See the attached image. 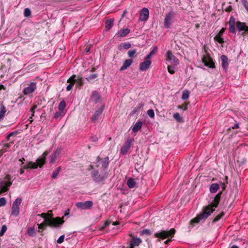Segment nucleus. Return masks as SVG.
<instances>
[{
    "label": "nucleus",
    "mask_w": 248,
    "mask_h": 248,
    "mask_svg": "<svg viewBox=\"0 0 248 248\" xmlns=\"http://www.w3.org/2000/svg\"><path fill=\"white\" fill-rule=\"evenodd\" d=\"M6 204V200L4 197L0 198V207L4 206Z\"/></svg>",
    "instance_id": "48"
},
{
    "label": "nucleus",
    "mask_w": 248,
    "mask_h": 248,
    "mask_svg": "<svg viewBox=\"0 0 248 248\" xmlns=\"http://www.w3.org/2000/svg\"><path fill=\"white\" fill-rule=\"evenodd\" d=\"M22 202V199L20 198H16L13 203V205L19 207Z\"/></svg>",
    "instance_id": "40"
},
{
    "label": "nucleus",
    "mask_w": 248,
    "mask_h": 248,
    "mask_svg": "<svg viewBox=\"0 0 248 248\" xmlns=\"http://www.w3.org/2000/svg\"><path fill=\"white\" fill-rule=\"evenodd\" d=\"M97 77V75L96 74H93L91 75L90 76H89L88 78H86V79L88 81H90L94 79V78H96Z\"/></svg>",
    "instance_id": "50"
},
{
    "label": "nucleus",
    "mask_w": 248,
    "mask_h": 248,
    "mask_svg": "<svg viewBox=\"0 0 248 248\" xmlns=\"http://www.w3.org/2000/svg\"><path fill=\"white\" fill-rule=\"evenodd\" d=\"M239 127V124L236 123L232 127V129H237Z\"/></svg>",
    "instance_id": "58"
},
{
    "label": "nucleus",
    "mask_w": 248,
    "mask_h": 248,
    "mask_svg": "<svg viewBox=\"0 0 248 248\" xmlns=\"http://www.w3.org/2000/svg\"><path fill=\"white\" fill-rule=\"evenodd\" d=\"M149 11L146 8H143L140 14L139 20L141 21H146L149 18Z\"/></svg>",
    "instance_id": "15"
},
{
    "label": "nucleus",
    "mask_w": 248,
    "mask_h": 248,
    "mask_svg": "<svg viewBox=\"0 0 248 248\" xmlns=\"http://www.w3.org/2000/svg\"><path fill=\"white\" fill-rule=\"evenodd\" d=\"M31 15V11L30 9H29V8H25L24 10V16L25 17H28V16H30Z\"/></svg>",
    "instance_id": "43"
},
{
    "label": "nucleus",
    "mask_w": 248,
    "mask_h": 248,
    "mask_svg": "<svg viewBox=\"0 0 248 248\" xmlns=\"http://www.w3.org/2000/svg\"><path fill=\"white\" fill-rule=\"evenodd\" d=\"M242 3L248 12V2L246 0H242Z\"/></svg>",
    "instance_id": "52"
},
{
    "label": "nucleus",
    "mask_w": 248,
    "mask_h": 248,
    "mask_svg": "<svg viewBox=\"0 0 248 248\" xmlns=\"http://www.w3.org/2000/svg\"><path fill=\"white\" fill-rule=\"evenodd\" d=\"M175 65L172 64V65H169L168 66V71L170 74H173L175 73L176 69L175 68Z\"/></svg>",
    "instance_id": "37"
},
{
    "label": "nucleus",
    "mask_w": 248,
    "mask_h": 248,
    "mask_svg": "<svg viewBox=\"0 0 248 248\" xmlns=\"http://www.w3.org/2000/svg\"><path fill=\"white\" fill-rule=\"evenodd\" d=\"M91 176L95 182L100 183L105 180L106 178V173L102 174H99L98 170H94L91 172Z\"/></svg>",
    "instance_id": "8"
},
{
    "label": "nucleus",
    "mask_w": 248,
    "mask_h": 248,
    "mask_svg": "<svg viewBox=\"0 0 248 248\" xmlns=\"http://www.w3.org/2000/svg\"><path fill=\"white\" fill-rule=\"evenodd\" d=\"M227 183L220 182V185L221 186L222 191H219L214 197L213 201L211 203L206 206H204L202 209V212L199 213L197 216L190 221V223L192 225V227L194 225L193 223H198L201 220H204L215 210L213 208H216L217 207L220 200L221 196L222 194V191L225 190L227 187Z\"/></svg>",
    "instance_id": "1"
},
{
    "label": "nucleus",
    "mask_w": 248,
    "mask_h": 248,
    "mask_svg": "<svg viewBox=\"0 0 248 248\" xmlns=\"http://www.w3.org/2000/svg\"><path fill=\"white\" fill-rule=\"evenodd\" d=\"M173 118L179 123H183L184 120L183 118L180 116L179 113H175L173 114Z\"/></svg>",
    "instance_id": "34"
},
{
    "label": "nucleus",
    "mask_w": 248,
    "mask_h": 248,
    "mask_svg": "<svg viewBox=\"0 0 248 248\" xmlns=\"http://www.w3.org/2000/svg\"><path fill=\"white\" fill-rule=\"evenodd\" d=\"M108 157L107 156L105 158L104 160L103 161L102 164V167L103 168L104 170L107 169V168H108Z\"/></svg>",
    "instance_id": "33"
},
{
    "label": "nucleus",
    "mask_w": 248,
    "mask_h": 248,
    "mask_svg": "<svg viewBox=\"0 0 248 248\" xmlns=\"http://www.w3.org/2000/svg\"><path fill=\"white\" fill-rule=\"evenodd\" d=\"M228 176H226L225 177V182L224 183L228 184Z\"/></svg>",
    "instance_id": "60"
},
{
    "label": "nucleus",
    "mask_w": 248,
    "mask_h": 248,
    "mask_svg": "<svg viewBox=\"0 0 248 248\" xmlns=\"http://www.w3.org/2000/svg\"><path fill=\"white\" fill-rule=\"evenodd\" d=\"M224 213L222 212L220 215L217 216L213 219V222H216L218 221L223 216Z\"/></svg>",
    "instance_id": "47"
},
{
    "label": "nucleus",
    "mask_w": 248,
    "mask_h": 248,
    "mask_svg": "<svg viewBox=\"0 0 248 248\" xmlns=\"http://www.w3.org/2000/svg\"><path fill=\"white\" fill-rule=\"evenodd\" d=\"M195 27L197 29H198L200 27V25L199 24H197L195 25Z\"/></svg>",
    "instance_id": "64"
},
{
    "label": "nucleus",
    "mask_w": 248,
    "mask_h": 248,
    "mask_svg": "<svg viewBox=\"0 0 248 248\" xmlns=\"http://www.w3.org/2000/svg\"><path fill=\"white\" fill-rule=\"evenodd\" d=\"M231 248H239V247L236 245H233L232 247H231Z\"/></svg>",
    "instance_id": "63"
},
{
    "label": "nucleus",
    "mask_w": 248,
    "mask_h": 248,
    "mask_svg": "<svg viewBox=\"0 0 248 248\" xmlns=\"http://www.w3.org/2000/svg\"><path fill=\"white\" fill-rule=\"evenodd\" d=\"M65 106L66 103L65 101L64 100L61 101L58 106L59 110L64 111V109L65 108Z\"/></svg>",
    "instance_id": "39"
},
{
    "label": "nucleus",
    "mask_w": 248,
    "mask_h": 248,
    "mask_svg": "<svg viewBox=\"0 0 248 248\" xmlns=\"http://www.w3.org/2000/svg\"><path fill=\"white\" fill-rule=\"evenodd\" d=\"M235 24L237 30L238 31L241 32L244 31L241 33L242 35H245L246 33H248V26L246 25V23L240 21H237L236 22L235 18L232 16L230 17L228 22L229 26V31L230 32L234 34L236 33Z\"/></svg>",
    "instance_id": "2"
},
{
    "label": "nucleus",
    "mask_w": 248,
    "mask_h": 248,
    "mask_svg": "<svg viewBox=\"0 0 248 248\" xmlns=\"http://www.w3.org/2000/svg\"><path fill=\"white\" fill-rule=\"evenodd\" d=\"M141 243L142 240L140 238L133 237L131 239L127 248H134L135 247L139 246Z\"/></svg>",
    "instance_id": "13"
},
{
    "label": "nucleus",
    "mask_w": 248,
    "mask_h": 248,
    "mask_svg": "<svg viewBox=\"0 0 248 248\" xmlns=\"http://www.w3.org/2000/svg\"><path fill=\"white\" fill-rule=\"evenodd\" d=\"M134 141L133 138H128L121 148L120 153L123 155H125Z\"/></svg>",
    "instance_id": "7"
},
{
    "label": "nucleus",
    "mask_w": 248,
    "mask_h": 248,
    "mask_svg": "<svg viewBox=\"0 0 248 248\" xmlns=\"http://www.w3.org/2000/svg\"><path fill=\"white\" fill-rule=\"evenodd\" d=\"M151 63L152 62L150 60H145V61L140 63V70L142 71H146L150 67Z\"/></svg>",
    "instance_id": "16"
},
{
    "label": "nucleus",
    "mask_w": 248,
    "mask_h": 248,
    "mask_svg": "<svg viewBox=\"0 0 248 248\" xmlns=\"http://www.w3.org/2000/svg\"><path fill=\"white\" fill-rule=\"evenodd\" d=\"M36 232L33 227L29 228L27 231V234L30 236H33L35 235Z\"/></svg>",
    "instance_id": "36"
},
{
    "label": "nucleus",
    "mask_w": 248,
    "mask_h": 248,
    "mask_svg": "<svg viewBox=\"0 0 248 248\" xmlns=\"http://www.w3.org/2000/svg\"><path fill=\"white\" fill-rule=\"evenodd\" d=\"M140 234L141 235L146 234L147 235H149L151 234V232L149 229H144L140 232Z\"/></svg>",
    "instance_id": "45"
},
{
    "label": "nucleus",
    "mask_w": 248,
    "mask_h": 248,
    "mask_svg": "<svg viewBox=\"0 0 248 248\" xmlns=\"http://www.w3.org/2000/svg\"><path fill=\"white\" fill-rule=\"evenodd\" d=\"M45 221V222L38 224L39 229L43 230L47 225L53 227H58L64 223L63 218L60 217L46 219Z\"/></svg>",
    "instance_id": "3"
},
{
    "label": "nucleus",
    "mask_w": 248,
    "mask_h": 248,
    "mask_svg": "<svg viewBox=\"0 0 248 248\" xmlns=\"http://www.w3.org/2000/svg\"><path fill=\"white\" fill-rule=\"evenodd\" d=\"M75 82H77V84L79 87H81L83 85L84 82L82 78L76 77V78H75Z\"/></svg>",
    "instance_id": "31"
},
{
    "label": "nucleus",
    "mask_w": 248,
    "mask_h": 248,
    "mask_svg": "<svg viewBox=\"0 0 248 248\" xmlns=\"http://www.w3.org/2000/svg\"><path fill=\"white\" fill-rule=\"evenodd\" d=\"M36 108V106H33L31 108V111L32 113L31 114V116H34V109Z\"/></svg>",
    "instance_id": "57"
},
{
    "label": "nucleus",
    "mask_w": 248,
    "mask_h": 248,
    "mask_svg": "<svg viewBox=\"0 0 248 248\" xmlns=\"http://www.w3.org/2000/svg\"><path fill=\"white\" fill-rule=\"evenodd\" d=\"M12 184L9 175H6L3 179H0V195L8 190Z\"/></svg>",
    "instance_id": "6"
},
{
    "label": "nucleus",
    "mask_w": 248,
    "mask_h": 248,
    "mask_svg": "<svg viewBox=\"0 0 248 248\" xmlns=\"http://www.w3.org/2000/svg\"><path fill=\"white\" fill-rule=\"evenodd\" d=\"M137 50L135 49L130 50L128 52V56L130 58H133Z\"/></svg>",
    "instance_id": "44"
},
{
    "label": "nucleus",
    "mask_w": 248,
    "mask_h": 248,
    "mask_svg": "<svg viewBox=\"0 0 248 248\" xmlns=\"http://www.w3.org/2000/svg\"><path fill=\"white\" fill-rule=\"evenodd\" d=\"M114 20L112 19H109L106 21V28L107 30H109L113 25Z\"/></svg>",
    "instance_id": "26"
},
{
    "label": "nucleus",
    "mask_w": 248,
    "mask_h": 248,
    "mask_svg": "<svg viewBox=\"0 0 248 248\" xmlns=\"http://www.w3.org/2000/svg\"><path fill=\"white\" fill-rule=\"evenodd\" d=\"M78 208L81 210L89 209L92 207L93 202L91 201H87L85 202H78L76 204Z\"/></svg>",
    "instance_id": "9"
},
{
    "label": "nucleus",
    "mask_w": 248,
    "mask_h": 248,
    "mask_svg": "<svg viewBox=\"0 0 248 248\" xmlns=\"http://www.w3.org/2000/svg\"><path fill=\"white\" fill-rule=\"evenodd\" d=\"M91 98L95 103H97L100 99V96L97 91H94L92 92Z\"/></svg>",
    "instance_id": "24"
},
{
    "label": "nucleus",
    "mask_w": 248,
    "mask_h": 248,
    "mask_svg": "<svg viewBox=\"0 0 248 248\" xmlns=\"http://www.w3.org/2000/svg\"><path fill=\"white\" fill-rule=\"evenodd\" d=\"M130 32V30L128 28L121 29L118 31L117 35L119 37H124L129 34Z\"/></svg>",
    "instance_id": "20"
},
{
    "label": "nucleus",
    "mask_w": 248,
    "mask_h": 248,
    "mask_svg": "<svg viewBox=\"0 0 248 248\" xmlns=\"http://www.w3.org/2000/svg\"><path fill=\"white\" fill-rule=\"evenodd\" d=\"M36 89V83L31 82L28 84V86L26 87L23 90V93L25 95H28L35 91Z\"/></svg>",
    "instance_id": "11"
},
{
    "label": "nucleus",
    "mask_w": 248,
    "mask_h": 248,
    "mask_svg": "<svg viewBox=\"0 0 248 248\" xmlns=\"http://www.w3.org/2000/svg\"><path fill=\"white\" fill-rule=\"evenodd\" d=\"M173 16V14L171 12H170L166 14L164 19V26L166 28H170L171 25V20Z\"/></svg>",
    "instance_id": "14"
},
{
    "label": "nucleus",
    "mask_w": 248,
    "mask_h": 248,
    "mask_svg": "<svg viewBox=\"0 0 248 248\" xmlns=\"http://www.w3.org/2000/svg\"><path fill=\"white\" fill-rule=\"evenodd\" d=\"M61 170V167H59L57 168L53 172L51 177L53 179H55L57 177L60 170Z\"/></svg>",
    "instance_id": "35"
},
{
    "label": "nucleus",
    "mask_w": 248,
    "mask_h": 248,
    "mask_svg": "<svg viewBox=\"0 0 248 248\" xmlns=\"http://www.w3.org/2000/svg\"><path fill=\"white\" fill-rule=\"evenodd\" d=\"M19 214V207L15 206L12 205L11 215L15 217H17Z\"/></svg>",
    "instance_id": "23"
},
{
    "label": "nucleus",
    "mask_w": 248,
    "mask_h": 248,
    "mask_svg": "<svg viewBox=\"0 0 248 248\" xmlns=\"http://www.w3.org/2000/svg\"><path fill=\"white\" fill-rule=\"evenodd\" d=\"M157 49L158 48L157 46H155L153 50L149 53V54L146 56V57L145 58V60H149L151 57L157 52Z\"/></svg>",
    "instance_id": "29"
},
{
    "label": "nucleus",
    "mask_w": 248,
    "mask_h": 248,
    "mask_svg": "<svg viewBox=\"0 0 248 248\" xmlns=\"http://www.w3.org/2000/svg\"><path fill=\"white\" fill-rule=\"evenodd\" d=\"M225 31V28H222L221 29V30L219 31V32L217 35L221 36L223 34V33Z\"/></svg>",
    "instance_id": "56"
},
{
    "label": "nucleus",
    "mask_w": 248,
    "mask_h": 248,
    "mask_svg": "<svg viewBox=\"0 0 248 248\" xmlns=\"http://www.w3.org/2000/svg\"><path fill=\"white\" fill-rule=\"evenodd\" d=\"M64 237H65L64 235H62L57 239V243H58V244H62L63 242V241H64Z\"/></svg>",
    "instance_id": "51"
},
{
    "label": "nucleus",
    "mask_w": 248,
    "mask_h": 248,
    "mask_svg": "<svg viewBox=\"0 0 248 248\" xmlns=\"http://www.w3.org/2000/svg\"><path fill=\"white\" fill-rule=\"evenodd\" d=\"M61 152V148H58L55 150V151L53 154L57 157L60 155Z\"/></svg>",
    "instance_id": "53"
},
{
    "label": "nucleus",
    "mask_w": 248,
    "mask_h": 248,
    "mask_svg": "<svg viewBox=\"0 0 248 248\" xmlns=\"http://www.w3.org/2000/svg\"><path fill=\"white\" fill-rule=\"evenodd\" d=\"M6 111V109L3 104L0 105V120L4 117V115Z\"/></svg>",
    "instance_id": "30"
},
{
    "label": "nucleus",
    "mask_w": 248,
    "mask_h": 248,
    "mask_svg": "<svg viewBox=\"0 0 248 248\" xmlns=\"http://www.w3.org/2000/svg\"><path fill=\"white\" fill-rule=\"evenodd\" d=\"M56 157L57 156L55 155H54V154L52 155L51 156L50 162L52 163H54L56 160Z\"/></svg>",
    "instance_id": "54"
},
{
    "label": "nucleus",
    "mask_w": 248,
    "mask_h": 248,
    "mask_svg": "<svg viewBox=\"0 0 248 248\" xmlns=\"http://www.w3.org/2000/svg\"><path fill=\"white\" fill-rule=\"evenodd\" d=\"M189 96V92L187 90H184L182 93V99L184 100H186L188 98Z\"/></svg>",
    "instance_id": "32"
},
{
    "label": "nucleus",
    "mask_w": 248,
    "mask_h": 248,
    "mask_svg": "<svg viewBox=\"0 0 248 248\" xmlns=\"http://www.w3.org/2000/svg\"><path fill=\"white\" fill-rule=\"evenodd\" d=\"M90 49V47H86V48H85V51L86 52H89Z\"/></svg>",
    "instance_id": "61"
},
{
    "label": "nucleus",
    "mask_w": 248,
    "mask_h": 248,
    "mask_svg": "<svg viewBox=\"0 0 248 248\" xmlns=\"http://www.w3.org/2000/svg\"><path fill=\"white\" fill-rule=\"evenodd\" d=\"M147 114L149 116H150L151 118H153L155 117V113L153 109H149L147 112Z\"/></svg>",
    "instance_id": "49"
},
{
    "label": "nucleus",
    "mask_w": 248,
    "mask_h": 248,
    "mask_svg": "<svg viewBox=\"0 0 248 248\" xmlns=\"http://www.w3.org/2000/svg\"><path fill=\"white\" fill-rule=\"evenodd\" d=\"M133 60L132 59H129L126 60L124 63L123 66L121 67L120 70L121 71H124L128 67H129L132 63Z\"/></svg>",
    "instance_id": "21"
},
{
    "label": "nucleus",
    "mask_w": 248,
    "mask_h": 248,
    "mask_svg": "<svg viewBox=\"0 0 248 248\" xmlns=\"http://www.w3.org/2000/svg\"><path fill=\"white\" fill-rule=\"evenodd\" d=\"M219 188V185L217 183L211 184L209 187V191L211 193H216Z\"/></svg>",
    "instance_id": "22"
},
{
    "label": "nucleus",
    "mask_w": 248,
    "mask_h": 248,
    "mask_svg": "<svg viewBox=\"0 0 248 248\" xmlns=\"http://www.w3.org/2000/svg\"><path fill=\"white\" fill-rule=\"evenodd\" d=\"M103 110V108H100L97 109L93 114L91 118V121L94 123L98 119L100 115L102 114Z\"/></svg>",
    "instance_id": "19"
},
{
    "label": "nucleus",
    "mask_w": 248,
    "mask_h": 248,
    "mask_svg": "<svg viewBox=\"0 0 248 248\" xmlns=\"http://www.w3.org/2000/svg\"><path fill=\"white\" fill-rule=\"evenodd\" d=\"M7 229V226L5 225H3L2 226L1 229L0 231V236H2L3 235L4 233L6 232Z\"/></svg>",
    "instance_id": "46"
},
{
    "label": "nucleus",
    "mask_w": 248,
    "mask_h": 248,
    "mask_svg": "<svg viewBox=\"0 0 248 248\" xmlns=\"http://www.w3.org/2000/svg\"><path fill=\"white\" fill-rule=\"evenodd\" d=\"M220 60L221 61L222 67L224 70H226L228 69L229 66V60L228 57L224 55H222L220 57Z\"/></svg>",
    "instance_id": "17"
},
{
    "label": "nucleus",
    "mask_w": 248,
    "mask_h": 248,
    "mask_svg": "<svg viewBox=\"0 0 248 248\" xmlns=\"http://www.w3.org/2000/svg\"><path fill=\"white\" fill-rule=\"evenodd\" d=\"M167 60L170 62L171 64L177 66L179 64V60L172 54L171 51L168 50L166 53Z\"/></svg>",
    "instance_id": "10"
},
{
    "label": "nucleus",
    "mask_w": 248,
    "mask_h": 248,
    "mask_svg": "<svg viewBox=\"0 0 248 248\" xmlns=\"http://www.w3.org/2000/svg\"><path fill=\"white\" fill-rule=\"evenodd\" d=\"M122 47L125 49H128L131 47V45L129 42L122 43L119 46V50H122Z\"/></svg>",
    "instance_id": "28"
},
{
    "label": "nucleus",
    "mask_w": 248,
    "mask_h": 248,
    "mask_svg": "<svg viewBox=\"0 0 248 248\" xmlns=\"http://www.w3.org/2000/svg\"><path fill=\"white\" fill-rule=\"evenodd\" d=\"M127 13V11L126 10H124V12H123V14L122 15V17H123L124 16V15Z\"/></svg>",
    "instance_id": "62"
},
{
    "label": "nucleus",
    "mask_w": 248,
    "mask_h": 248,
    "mask_svg": "<svg viewBox=\"0 0 248 248\" xmlns=\"http://www.w3.org/2000/svg\"><path fill=\"white\" fill-rule=\"evenodd\" d=\"M175 230L174 229H171L169 231L161 230L160 232L155 233V237L164 239L167 238H172L175 234ZM171 241V238H169L164 242L166 244H168Z\"/></svg>",
    "instance_id": "5"
},
{
    "label": "nucleus",
    "mask_w": 248,
    "mask_h": 248,
    "mask_svg": "<svg viewBox=\"0 0 248 248\" xmlns=\"http://www.w3.org/2000/svg\"><path fill=\"white\" fill-rule=\"evenodd\" d=\"M214 40L220 44L223 43L224 42L223 39L221 37V36L218 35H217L214 37Z\"/></svg>",
    "instance_id": "42"
},
{
    "label": "nucleus",
    "mask_w": 248,
    "mask_h": 248,
    "mask_svg": "<svg viewBox=\"0 0 248 248\" xmlns=\"http://www.w3.org/2000/svg\"><path fill=\"white\" fill-rule=\"evenodd\" d=\"M37 216L44 218L45 220L48 218H52L51 215L48 213H42L41 214H38Z\"/></svg>",
    "instance_id": "41"
},
{
    "label": "nucleus",
    "mask_w": 248,
    "mask_h": 248,
    "mask_svg": "<svg viewBox=\"0 0 248 248\" xmlns=\"http://www.w3.org/2000/svg\"><path fill=\"white\" fill-rule=\"evenodd\" d=\"M202 61L205 66L210 68H214L215 67V63L213 60L209 56L204 57L202 59Z\"/></svg>",
    "instance_id": "12"
},
{
    "label": "nucleus",
    "mask_w": 248,
    "mask_h": 248,
    "mask_svg": "<svg viewBox=\"0 0 248 248\" xmlns=\"http://www.w3.org/2000/svg\"><path fill=\"white\" fill-rule=\"evenodd\" d=\"M75 78H76V76L73 75L67 80V82L70 83V84L66 87V90L67 91H69L72 89L73 85L75 83Z\"/></svg>",
    "instance_id": "18"
},
{
    "label": "nucleus",
    "mask_w": 248,
    "mask_h": 248,
    "mask_svg": "<svg viewBox=\"0 0 248 248\" xmlns=\"http://www.w3.org/2000/svg\"><path fill=\"white\" fill-rule=\"evenodd\" d=\"M127 185L129 188H132L135 187L136 183L133 178H130L128 180Z\"/></svg>",
    "instance_id": "27"
},
{
    "label": "nucleus",
    "mask_w": 248,
    "mask_h": 248,
    "mask_svg": "<svg viewBox=\"0 0 248 248\" xmlns=\"http://www.w3.org/2000/svg\"><path fill=\"white\" fill-rule=\"evenodd\" d=\"M64 115V113L63 111L59 110V111L55 113L54 117L55 119L61 118Z\"/></svg>",
    "instance_id": "38"
},
{
    "label": "nucleus",
    "mask_w": 248,
    "mask_h": 248,
    "mask_svg": "<svg viewBox=\"0 0 248 248\" xmlns=\"http://www.w3.org/2000/svg\"><path fill=\"white\" fill-rule=\"evenodd\" d=\"M47 155L46 152H44L43 155L44 156L40 157L36 160V162H29L26 166H25L24 168H22L20 170V174H22L24 172V169H36L38 167L40 168L45 163L46 157L45 156Z\"/></svg>",
    "instance_id": "4"
},
{
    "label": "nucleus",
    "mask_w": 248,
    "mask_h": 248,
    "mask_svg": "<svg viewBox=\"0 0 248 248\" xmlns=\"http://www.w3.org/2000/svg\"><path fill=\"white\" fill-rule=\"evenodd\" d=\"M110 221H106L105 223V225H104V228L109 225V224H110Z\"/></svg>",
    "instance_id": "59"
},
{
    "label": "nucleus",
    "mask_w": 248,
    "mask_h": 248,
    "mask_svg": "<svg viewBox=\"0 0 248 248\" xmlns=\"http://www.w3.org/2000/svg\"><path fill=\"white\" fill-rule=\"evenodd\" d=\"M178 108L183 109L184 110H186L187 109V105L185 104L181 106H179Z\"/></svg>",
    "instance_id": "55"
},
{
    "label": "nucleus",
    "mask_w": 248,
    "mask_h": 248,
    "mask_svg": "<svg viewBox=\"0 0 248 248\" xmlns=\"http://www.w3.org/2000/svg\"><path fill=\"white\" fill-rule=\"evenodd\" d=\"M142 122L140 121L137 122L133 126L132 131L133 132L138 131L142 126Z\"/></svg>",
    "instance_id": "25"
}]
</instances>
